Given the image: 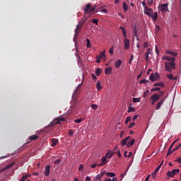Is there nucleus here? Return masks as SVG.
Segmentation results:
<instances>
[{
	"mask_svg": "<svg viewBox=\"0 0 181 181\" xmlns=\"http://www.w3.org/2000/svg\"><path fill=\"white\" fill-rule=\"evenodd\" d=\"M64 121H66V119L64 117H58L54 119V122H51L50 124L42 129L41 132H47V131H50V129H53V127H54L56 124H60V122H63Z\"/></svg>",
	"mask_w": 181,
	"mask_h": 181,
	"instance_id": "obj_1",
	"label": "nucleus"
},
{
	"mask_svg": "<svg viewBox=\"0 0 181 181\" xmlns=\"http://www.w3.org/2000/svg\"><path fill=\"white\" fill-rule=\"evenodd\" d=\"M165 67L166 71H172V70H175L176 69V64L175 62H165Z\"/></svg>",
	"mask_w": 181,
	"mask_h": 181,
	"instance_id": "obj_2",
	"label": "nucleus"
},
{
	"mask_svg": "<svg viewBox=\"0 0 181 181\" xmlns=\"http://www.w3.org/2000/svg\"><path fill=\"white\" fill-rule=\"evenodd\" d=\"M84 22H86V20L80 21L79 24L76 25V29L75 30V35H74V40H76V39H77V35H78V33H80V30H78V29H80L81 28V26H83V25H84Z\"/></svg>",
	"mask_w": 181,
	"mask_h": 181,
	"instance_id": "obj_3",
	"label": "nucleus"
},
{
	"mask_svg": "<svg viewBox=\"0 0 181 181\" xmlns=\"http://www.w3.org/2000/svg\"><path fill=\"white\" fill-rule=\"evenodd\" d=\"M180 172V170L179 168L174 169L172 171H168L167 172V176L169 177H175V175H177Z\"/></svg>",
	"mask_w": 181,
	"mask_h": 181,
	"instance_id": "obj_4",
	"label": "nucleus"
},
{
	"mask_svg": "<svg viewBox=\"0 0 181 181\" xmlns=\"http://www.w3.org/2000/svg\"><path fill=\"white\" fill-rule=\"evenodd\" d=\"M160 97H162V95H159V94H153L150 100H152L151 101V104L152 105H153L155 104V103H156V101H158Z\"/></svg>",
	"mask_w": 181,
	"mask_h": 181,
	"instance_id": "obj_5",
	"label": "nucleus"
},
{
	"mask_svg": "<svg viewBox=\"0 0 181 181\" xmlns=\"http://www.w3.org/2000/svg\"><path fill=\"white\" fill-rule=\"evenodd\" d=\"M144 13L151 18V15L153 13V11L152 8H149L148 6H146V8H144Z\"/></svg>",
	"mask_w": 181,
	"mask_h": 181,
	"instance_id": "obj_6",
	"label": "nucleus"
},
{
	"mask_svg": "<svg viewBox=\"0 0 181 181\" xmlns=\"http://www.w3.org/2000/svg\"><path fill=\"white\" fill-rule=\"evenodd\" d=\"M163 60H167V62H176V58L170 56H163Z\"/></svg>",
	"mask_w": 181,
	"mask_h": 181,
	"instance_id": "obj_7",
	"label": "nucleus"
},
{
	"mask_svg": "<svg viewBox=\"0 0 181 181\" xmlns=\"http://www.w3.org/2000/svg\"><path fill=\"white\" fill-rule=\"evenodd\" d=\"M160 10L161 12H169V8H168V4H161Z\"/></svg>",
	"mask_w": 181,
	"mask_h": 181,
	"instance_id": "obj_8",
	"label": "nucleus"
},
{
	"mask_svg": "<svg viewBox=\"0 0 181 181\" xmlns=\"http://www.w3.org/2000/svg\"><path fill=\"white\" fill-rule=\"evenodd\" d=\"M124 49H125V50H128V49H129V46H130L129 40L126 37V38H124Z\"/></svg>",
	"mask_w": 181,
	"mask_h": 181,
	"instance_id": "obj_9",
	"label": "nucleus"
},
{
	"mask_svg": "<svg viewBox=\"0 0 181 181\" xmlns=\"http://www.w3.org/2000/svg\"><path fill=\"white\" fill-rule=\"evenodd\" d=\"M12 166H15V162H12L11 163H10L8 165L6 166L4 168H2L0 172H4V170H6L8 169H11V168H12Z\"/></svg>",
	"mask_w": 181,
	"mask_h": 181,
	"instance_id": "obj_10",
	"label": "nucleus"
},
{
	"mask_svg": "<svg viewBox=\"0 0 181 181\" xmlns=\"http://www.w3.org/2000/svg\"><path fill=\"white\" fill-rule=\"evenodd\" d=\"M81 90V83H80L77 88H76V90L74 91L73 93V97H76V95H77V93H78V91H80Z\"/></svg>",
	"mask_w": 181,
	"mask_h": 181,
	"instance_id": "obj_11",
	"label": "nucleus"
},
{
	"mask_svg": "<svg viewBox=\"0 0 181 181\" xmlns=\"http://www.w3.org/2000/svg\"><path fill=\"white\" fill-rule=\"evenodd\" d=\"M119 29L122 30V33L124 36V38L127 39V30H125V28H124L123 26H120Z\"/></svg>",
	"mask_w": 181,
	"mask_h": 181,
	"instance_id": "obj_12",
	"label": "nucleus"
},
{
	"mask_svg": "<svg viewBox=\"0 0 181 181\" xmlns=\"http://www.w3.org/2000/svg\"><path fill=\"white\" fill-rule=\"evenodd\" d=\"M165 103V98L161 99L159 103H157L156 110H160L162 105Z\"/></svg>",
	"mask_w": 181,
	"mask_h": 181,
	"instance_id": "obj_13",
	"label": "nucleus"
},
{
	"mask_svg": "<svg viewBox=\"0 0 181 181\" xmlns=\"http://www.w3.org/2000/svg\"><path fill=\"white\" fill-rule=\"evenodd\" d=\"M166 53L167 54H170V56H173L174 57H176V56H177V52L172 50H167Z\"/></svg>",
	"mask_w": 181,
	"mask_h": 181,
	"instance_id": "obj_14",
	"label": "nucleus"
},
{
	"mask_svg": "<svg viewBox=\"0 0 181 181\" xmlns=\"http://www.w3.org/2000/svg\"><path fill=\"white\" fill-rule=\"evenodd\" d=\"M130 138H131V136H127L124 139H123L121 141L122 146H124V145H127V142H128V141H129Z\"/></svg>",
	"mask_w": 181,
	"mask_h": 181,
	"instance_id": "obj_15",
	"label": "nucleus"
},
{
	"mask_svg": "<svg viewBox=\"0 0 181 181\" xmlns=\"http://www.w3.org/2000/svg\"><path fill=\"white\" fill-rule=\"evenodd\" d=\"M121 64H122V61H121L120 59L117 60L115 63V66L116 69H119V67H121Z\"/></svg>",
	"mask_w": 181,
	"mask_h": 181,
	"instance_id": "obj_16",
	"label": "nucleus"
},
{
	"mask_svg": "<svg viewBox=\"0 0 181 181\" xmlns=\"http://www.w3.org/2000/svg\"><path fill=\"white\" fill-rule=\"evenodd\" d=\"M52 144L51 146H56L59 144V140L57 139H52L51 140Z\"/></svg>",
	"mask_w": 181,
	"mask_h": 181,
	"instance_id": "obj_17",
	"label": "nucleus"
},
{
	"mask_svg": "<svg viewBox=\"0 0 181 181\" xmlns=\"http://www.w3.org/2000/svg\"><path fill=\"white\" fill-rule=\"evenodd\" d=\"M150 18H151V19H153V21H154L155 22H156V21H158V12H155L153 13V15H151L150 16Z\"/></svg>",
	"mask_w": 181,
	"mask_h": 181,
	"instance_id": "obj_18",
	"label": "nucleus"
},
{
	"mask_svg": "<svg viewBox=\"0 0 181 181\" xmlns=\"http://www.w3.org/2000/svg\"><path fill=\"white\" fill-rule=\"evenodd\" d=\"M153 87H165V83L163 82H158L156 83H154Z\"/></svg>",
	"mask_w": 181,
	"mask_h": 181,
	"instance_id": "obj_19",
	"label": "nucleus"
},
{
	"mask_svg": "<svg viewBox=\"0 0 181 181\" xmlns=\"http://www.w3.org/2000/svg\"><path fill=\"white\" fill-rule=\"evenodd\" d=\"M50 175V165H47L45 167V176H49Z\"/></svg>",
	"mask_w": 181,
	"mask_h": 181,
	"instance_id": "obj_20",
	"label": "nucleus"
},
{
	"mask_svg": "<svg viewBox=\"0 0 181 181\" xmlns=\"http://www.w3.org/2000/svg\"><path fill=\"white\" fill-rule=\"evenodd\" d=\"M39 139V136H37V134H35V135H33V136H30L29 137V141H36V139Z\"/></svg>",
	"mask_w": 181,
	"mask_h": 181,
	"instance_id": "obj_21",
	"label": "nucleus"
},
{
	"mask_svg": "<svg viewBox=\"0 0 181 181\" xmlns=\"http://www.w3.org/2000/svg\"><path fill=\"white\" fill-rule=\"evenodd\" d=\"M112 73V67H107L105 70V74H111Z\"/></svg>",
	"mask_w": 181,
	"mask_h": 181,
	"instance_id": "obj_22",
	"label": "nucleus"
},
{
	"mask_svg": "<svg viewBox=\"0 0 181 181\" xmlns=\"http://www.w3.org/2000/svg\"><path fill=\"white\" fill-rule=\"evenodd\" d=\"M123 9L124 12H128V5L125 1L123 2Z\"/></svg>",
	"mask_w": 181,
	"mask_h": 181,
	"instance_id": "obj_23",
	"label": "nucleus"
},
{
	"mask_svg": "<svg viewBox=\"0 0 181 181\" xmlns=\"http://www.w3.org/2000/svg\"><path fill=\"white\" fill-rule=\"evenodd\" d=\"M90 8H91V4L89 3L86 5V7L85 9V13H87V12H89Z\"/></svg>",
	"mask_w": 181,
	"mask_h": 181,
	"instance_id": "obj_24",
	"label": "nucleus"
},
{
	"mask_svg": "<svg viewBox=\"0 0 181 181\" xmlns=\"http://www.w3.org/2000/svg\"><path fill=\"white\" fill-rule=\"evenodd\" d=\"M173 150H172V147H169L168 153H167V157L169 156L170 155H172L173 153Z\"/></svg>",
	"mask_w": 181,
	"mask_h": 181,
	"instance_id": "obj_25",
	"label": "nucleus"
},
{
	"mask_svg": "<svg viewBox=\"0 0 181 181\" xmlns=\"http://www.w3.org/2000/svg\"><path fill=\"white\" fill-rule=\"evenodd\" d=\"M149 80H150V81H152V82L156 81H155V74H151L150 75Z\"/></svg>",
	"mask_w": 181,
	"mask_h": 181,
	"instance_id": "obj_26",
	"label": "nucleus"
},
{
	"mask_svg": "<svg viewBox=\"0 0 181 181\" xmlns=\"http://www.w3.org/2000/svg\"><path fill=\"white\" fill-rule=\"evenodd\" d=\"M96 88L98 90V91H100V90H101V88H103L101 87V83H100V81H98L96 83Z\"/></svg>",
	"mask_w": 181,
	"mask_h": 181,
	"instance_id": "obj_27",
	"label": "nucleus"
},
{
	"mask_svg": "<svg viewBox=\"0 0 181 181\" xmlns=\"http://www.w3.org/2000/svg\"><path fill=\"white\" fill-rule=\"evenodd\" d=\"M106 176L108 177H114L115 176V173H106Z\"/></svg>",
	"mask_w": 181,
	"mask_h": 181,
	"instance_id": "obj_28",
	"label": "nucleus"
},
{
	"mask_svg": "<svg viewBox=\"0 0 181 181\" xmlns=\"http://www.w3.org/2000/svg\"><path fill=\"white\" fill-rule=\"evenodd\" d=\"M148 83H149L148 80L143 79L140 81L139 84H148Z\"/></svg>",
	"mask_w": 181,
	"mask_h": 181,
	"instance_id": "obj_29",
	"label": "nucleus"
},
{
	"mask_svg": "<svg viewBox=\"0 0 181 181\" xmlns=\"http://www.w3.org/2000/svg\"><path fill=\"white\" fill-rule=\"evenodd\" d=\"M106 156L108 158V159H111V158H112V156H114V153H110L108 152L106 154Z\"/></svg>",
	"mask_w": 181,
	"mask_h": 181,
	"instance_id": "obj_30",
	"label": "nucleus"
},
{
	"mask_svg": "<svg viewBox=\"0 0 181 181\" xmlns=\"http://www.w3.org/2000/svg\"><path fill=\"white\" fill-rule=\"evenodd\" d=\"M100 57H102V59L103 60H105V51H103V52H100Z\"/></svg>",
	"mask_w": 181,
	"mask_h": 181,
	"instance_id": "obj_31",
	"label": "nucleus"
},
{
	"mask_svg": "<svg viewBox=\"0 0 181 181\" xmlns=\"http://www.w3.org/2000/svg\"><path fill=\"white\" fill-rule=\"evenodd\" d=\"M100 74H101V69L100 68H98L95 70V75L98 76H100Z\"/></svg>",
	"mask_w": 181,
	"mask_h": 181,
	"instance_id": "obj_32",
	"label": "nucleus"
},
{
	"mask_svg": "<svg viewBox=\"0 0 181 181\" xmlns=\"http://www.w3.org/2000/svg\"><path fill=\"white\" fill-rule=\"evenodd\" d=\"M133 103H141V98H134Z\"/></svg>",
	"mask_w": 181,
	"mask_h": 181,
	"instance_id": "obj_33",
	"label": "nucleus"
},
{
	"mask_svg": "<svg viewBox=\"0 0 181 181\" xmlns=\"http://www.w3.org/2000/svg\"><path fill=\"white\" fill-rule=\"evenodd\" d=\"M86 42H87L86 47H88V48L91 47V43H90V40L88 38L86 39Z\"/></svg>",
	"mask_w": 181,
	"mask_h": 181,
	"instance_id": "obj_34",
	"label": "nucleus"
},
{
	"mask_svg": "<svg viewBox=\"0 0 181 181\" xmlns=\"http://www.w3.org/2000/svg\"><path fill=\"white\" fill-rule=\"evenodd\" d=\"M133 35H134V36H135V37H136L137 40H139V38L138 37V33H137L136 30H134L133 31Z\"/></svg>",
	"mask_w": 181,
	"mask_h": 181,
	"instance_id": "obj_35",
	"label": "nucleus"
},
{
	"mask_svg": "<svg viewBox=\"0 0 181 181\" xmlns=\"http://www.w3.org/2000/svg\"><path fill=\"white\" fill-rule=\"evenodd\" d=\"M108 162V160H107V157H103L102 158V163L103 164H105L107 163Z\"/></svg>",
	"mask_w": 181,
	"mask_h": 181,
	"instance_id": "obj_36",
	"label": "nucleus"
},
{
	"mask_svg": "<svg viewBox=\"0 0 181 181\" xmlns=\"http://www.w3.org/2000/svg\"><path fill=\"white\" fill-rule=\"evenodd\" d=\"M82 121H84V119H77L74 120V122H76V124H80Z\"/></svg>",
	"mask_w": 181,
	"mask_h": 181,
	"instance_id": "obj_37",
	"label": "nucleus"
},
{
	"mask_svg": "<svg viewBox=\"0 0 181 181\" xmlns=\"http://www.w3.org/2000/svg\"><path fill=\"white\" fill-rule=\"evenodd\" d=\"M134 111H135V108L132 107H129L128 109V112H134Z\"/></svg>",
	"mask_w": 181,
	"mask_h": 181,
	"instance_id": "obj_38",
	"label": "nucleus"
},
{
	"mask_svg": "<svg viewBox=\"0 0 181 181\" xmlns=\"http://www.w3.org/2000/svg\"><path fill=\"white\" fill-rule=\"evenodd\" d=\"M160 76L158 74V73L154 74V80L156 81V80H159Z\"/></svg>",
	"mask_w": 181,
	"mask_h": 181,
	"instance_id": "obj_39",
	"label": "nucleus"
},
{
	"mask_svg": "<svg viewBox=\"0 0 181 181\" xmlns=\"http://www.w3.org/2000/svg\"><path fill=\"white\" fill-rule=\"evenodd\" d=\"M131 119H132V117H131V116L127 117L125 120V124H128V122H129V121H131Z\"/></svg>",
	"mask_w": 181,
	"mask_h": 181,
	"instance_id": "obj_40",
	"label": "nucleus"
},
{
	"mask_svg": "<svg viewBox=\"0 0 181 181\" xmlns=\"http://www.w3.org/2000/svg\"><path fill=\"white\" fill-rule=\"evenodd\" d=\"M83 169H84V165L81 164L80 166H79L78 170L80 172H83Z\"/></svg>",
	"mask_w": 181,
	"mask_h": 181,
	"instance_id": "obj_41",
	"label": "nucleus"
},
{
	"mask_svg": "<svg viewBox=\"0 0 181 181\" xmlns=\"http://www.w3.org/2000/svg\"><path fill=\"white\" fill-rule=\"evenodd\" d=\"M153 91H160V88H153L151 89V92L153 93Z\"/></svg>",
	"mask_w": 181,
	"mask_h": 181,
	"instance_id": "obj_42",
	"label": "nucleus"
},
{
	"mask_svg": "<svg viewBox=\"0 0 181 181\" xmlns=\"http://www.w3.org/2000/svg\"><path fill=\"white\" fill-rule=\"evenodd\" d=\"M91 108H93V110H97V108H98V105H97L95 104H92Z\"/></svg>",
	"mask_w": 181,
	"mask_h": 181,
	"instance_id": "obj_43",
	"label": "nucleus"
},
{
	"mask_svg": "<svg viewBox=\"0 0 181 181\" xmlns=\"http://www.w3.org/2000/svg\"><path fill=\"white\" fill-rule=\"evenodd\" d=\"M167 77L169 80H173V75L172 74L167 75Z\"/></svg>",
	"mask_w": 181,
	"mask_h": 181,
	"instance_id": "obj_44",
	"label": "nucleus"
},
{
	"mask_svg": "<svg viewBox=\"0 0 181 181\" xmlns=\"http://www.w3.org/2000/svg\"><path fill=\"white\" fill-rule=\"evenodd\" d=\"M105 181H117V178L115 177L113 179L105 178Z\"/></svg>",
	"mask_w": 181,
	"mask_h": 181,
	"instance_id": "obj_45",
	"label": "nucleus"
},
{
	"mask_svg": "<svg viewBox=\"0 0 181 181\" xmlns=\"http://www.w3.org/2000/svg\"><path fill=\"white\" fill-rule=\"evenodd\" d=\"M128 142H129V144L132 146V145H134V144H135V139H131L129 140Z\"/></svg>",
	"mask_w": 181,
	"mask_h": 181,
	"instance_id": "obj_46",
	"label": "nucleus"
},
{
	"mask_svg": "<svg viewBox=\"0 0 181 181\" xmlns=\"http://www.w3.org/2000/svg\"><path fill=\"white\" fill-rule=\"evenodd\" d=\"M159 170H160V165H158V166L156 168L154 173L158 174V172H159Z\"/></svg>",
	"mask_w": 181,
	"mask_h": 181,
	"instance_id": "obj_47",
	"label": "nucleus"
},
{
	"mask_svg": "<svg viewBox=\"0 0 181 181\" xmlns=\"http://www.w3.org/2000/svg\"><path fill=\"white\" fill-rule=\"evenodd\" d=\"M132 60H134V55L132 54L130 57V59L129 60V64H131V63H132Z\"/></svg>",
	"mask_w": 181,
	"mask_h": 181,
	"instance_id": "obj_48",
	"label": "nucleus"
},
{
	"mask_svg": "<svg viewBox=\"0 0 181 181\" xmlns=\"http://www.w3.org/2000/svg\"><path fill=\"white\" fill-rule=\"evenodd\" d=\"M148 59H149V54H148V53H146L145 54V60H146V62H148Z\"/></svg>",
	"mask_w": 181,
	"mask_h": 181,
	"instance_id": "obj_49",
	"label": "nucleus"
},
{
	"mask_svg": "<svg viewBox=\"0 0 181 181\" xmlns=\"http://www.w3.org/2000/svg\"><path fill=\"white\" fill-rule=\"evenodd\" d=\"M28 179V175H24L22 177V178L20 180V181H25Z\"/></svg>",
	"mask_w": 181,
	"mask_h": 181,
	"instance_id": "obj_50",
	"label": "nucleus"
},
{
	"mask_svg": "<svg viewBox=\"0 0 181 181\" xmlns=\"http://www.w3.org/2000/svg\"><path fill=\"white\" fill-rule=\"evenodd\" d=\"M69 135H70L71 136L74 135V132H73V130L69 129L68 132Z\"/></svg>",
	"mask_w": 181,
	"mask_h": 181,
	"instance_id": "obj_51",
	"label": "nucleus"
},
{
	"mask_svg": "<svg viewBox=\"0 0 181 181\" xmlns=\"http://www.w3.org/2000/svg\"><path fill=\"white\" fill-rule=\"evenodd\" d=\"M92 23H95V25H98V19H93Z\"/></svg>",
	"mask_w": 181,
	"mask_h": 181,
	"instance_id": "obj_52",
	"label": "nucleus"
},
{
	"mask_svg": "<svg viewBox=\"0 0 181 181\" xmlns=\"http://www.w3.org/2000/svg\"><path fill=\"white\" fill-rule=\"evenodd\" d=\"M62 162V160L57 159L54 161V165H59Z\"/></svg>",
	"mask_w": 181,
	"mask_h": 181,
	"instance_id": "obj_53",
	"label": "nucleus"
},
{
	"mask_svg": "<svg viewBox=\"0 0 181 181\" xmlns=\"http://www.w3.org/2000/svg\"><path fill=\"white\" fill-rule=\"evenodd\" d=\"M180 146H181V144L179 146H176V148H173V152L177 151V149H179V148H180Z\"/></svg>",
	"mask_w": 181,
	"mask_h": 181,
	"instance_id": "obj_54",
	"label": "nucleus"
},
{
	"mask_svg": "<svg viewBox=\"0 0 181 181\" xmlns=\"http://www.w3.org/2000/svg\"><path fill=\"white\" fill-rule=\"evenodd\" d=\"M97 8V6H93L92 8H90V10H89V11H88V12H89V13H91V12H94V11H95V9Z\"/></svg>",
	"mask_w": 181,
	"mask_h": 181,
	"instance_id": "obj_55",
	"label": "nucleus"
},
{
	"mask_svg": "<svg viewBox=\"0 0 181 181\" xmlns=\"http://www.w3.org/2000/svg\"><path fill=\"white\" fill-rule=\"evenodd\" d=\"M175 162H177L178 163H181V157L177 158L175 160Z\"/></svg>",
	"mask_w": 181,
	"mask_h": 181,
	"instance_id": "obj_56",
	"label": "nucleus"
},
{
	"mask_svg": "<svg viewBox=\"0 0 181 181\" xmlns=\"http://www.w3.org/2000/svg\"><path fill=\"white\" fill-rule=\"evenodd\" d=\"M142 5H143V6H144V9H146V6H146V2L145 1H142Z\"/></svg>",
	"mask_w": 181,
	"mask_h": 181,
	"instance_id": "obj_57",
	"label": "nucleus"
},
{
	"mask_svg": "<svg viewBox=\"0 0 181 181\" xmlns=\"http://www.w3.org/2000/svg\"><path fill=\"white\" fill-rule=\"evenodd\" d=\"M101 176L100 175V174L99 175H96V177H95V180H100V179H101Z\"/></svg>",
	"mask_w": 181,
	"mask_h": 181,
	"instance_id": "obj_58",
	"label": "nucleus"
},
{
	"mask_svg": "<svg viewBox=\"0 0 181 181\" xmlns=\"http://www.w3.org/2000/svg\"><path fill=\"white\" fill-rule=\"evenodd\" d=\"M109 53L110 54H112V53H114V49L112 47L109 49Z\"/></svg>",
	"mask_w": 181,
	"mask_h": 181,
	"instance_id": "obj_59",
	"label": "nucleus"
},
{
	"mask_svg": "<svg viewBox=\"0 0 181 181\" xmlns=\"http://www.w3.org/2000/svg\"><path fill=\"white\" fill-rule=\"evenodd\" d=\"M100 177H103L104 176V175H105V171H102L100 172V174H99Z\"/></svg>",
	"mask_w": 181,
	"mask_h": 181,
	"instance_id": "obj_60",
	"label": "nucleus"
},
{
	"mask_svg": "<svg viewBox=\"0 0 181 181\" xmlns=\"http://www.w3.org/2000/svg\"><path fill=\"white\" fill-rule=\"evenodd\" d=\"M138 117H139V115H136L135 116H134L132 121H135L136 119H137Z\"/></svg>",
	"mask_w": 181,
	"mask_h": 181,
	"instance_id": "obj_61",
	"label": "nucleus"
},
{
	"mask_svg": "<svg viewBox=\"0 0 181 181\" xmlns=\"http://www.w3.org/2000/svg\"><path fill=\"white\" fill-rule=\"evenodd\" d=\"M149 93V90H146V92L144 93V97H146V95H148V94Z\"/></svg>",
	"mask_w": 181,
	"mask_h": 181,
	"instance_id": "obj_62",
	"label": "nucleus"
},
{
	"mask_svg": "<svg viewBox=\"0 0 181 181\" xmlns=\"http://www.w3.org/2000/svg\"><path fill=\"white\" fill-rule=\"evenodd\" d=\"M135 125V122H132L129 125V128H132V127H134Z\"/></svg>",
	"mask_w": 181,
	"mask_h": 181,
	"instance_id": "obj_63",
	"label": "nucleus"
},
{
	"mask_svg": "<svg viewBox=\"0 0 181 181\" xmlns=\"http://www.w3.org/2000/svg\"><path fill=\"white\" fill-rule=\"evenodd\" d=\"M90 180H91V178L89 176L86 177V181H90Z\"/></svg>",
	"mask_w": 181,
	"mask_h": 181,
	"instance_id": "obj_64",
	"label": "nucleus"
}]
</instances>
